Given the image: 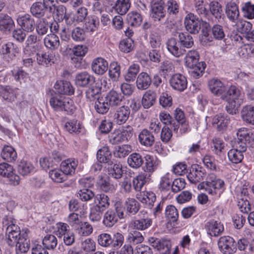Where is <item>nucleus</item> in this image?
<instances>
[{
    "label": "nucleus",
    "instance_id": "obj_1",
    "mask_svg": "<svg viewBox=\"0 0 254 254\" xmlns=\"http://www.w3.org/2000/svg\"><path fill=\"white\" fill-rule=\"evenodd\" d=\"M50 104L55 111H64L68 115L73 114L76 110V107L72 100L57 93L51 95Z\"/></svg>",
    "mask_w": 254,
    "mask_h": 254
},
{
    "label": "nucleus",
    "instance_id": "obj_2",
    "mask_svg": "<svg viewBox=\"0 0 254 254\" xmlns=\"http://www.w3.org/2000/svg\"><path fill=\"white\" fill-rule=\"evenodd\" d=\"M208 87L211 93L220 97L222 100H227L231 94L236 93L235 90L238 88L235 86L228 87L219 79L213 78L208 81Z\"/></svg>",
    "mask_w": 254,
    "mask_h": 254
},
{
    "label": "nucleus",
    "instance_id": "obj_3",
    "mask_svg": "<svg viewBox=\"0 0 254 254\" xmlns=\"http://www.w3.org/2000/svg\"><path fill=\"white\" fill-rule=\"evenodd\" d=\"M236 93L231 94L227 100H223L227 102L226 106V110L230 115H235L238 112V108L243 102V99L240 90L237 88L235 90Z\"/></svg>",
    "mask_w": 254,
    "mask_h": 254
},
{
    "label": "nucleus",
    "instance_id": "obj_4",
    "mask_svg": "<svg viewBox=\"0 0 254 254\" xmlns=\"http://www.w3.org/2000/svg\"><path fill=\"white\" fill-rule=\"evenodd\" d=\"M148 242L162 254H169L170 253L172 244L170 239L151 237L148 238Z\"/></svg>",
    "mask_w": 254,
    "mask_h": 254
},
{
    "label": "nucleus",
    "instance_id": "obj_5",
    "mask_svg": "<svg viewBox=\"0 0 254 254\" xmlns=\"http://www.w3.org/2000/svg\"><path fill=\"white\" fill-rule=\"evenodd\" d=\"M219 250L224 254H234L237 250L234 239L230 236H223L218 241Z\"/></svg>",
    "mask_w": 254,
    "mask_h": 254
},
{
    "label": "nucleus",
    "instance_id": "obj_6",
    "mask_svg": "<svg viewBox=\"0 0 254 254\" xmlns=\"http://www.w3.org/2000/svg\"><path fill=\"white\" fill-rule=\"evenodd\" d=\"M206 181L209 194H216L217 190H224L225 183L224 181L217 177L214 173L208 174L206 178Z\"/></svg>",
    "mask_w": 254,
    "mask_h": 254
},
{
    "label": "nucleus",
    "instance_id": "obj_7",
    "mask_svg": "<svg viewBox=\"0 0 254 254\" xmlns=\"http://www.w3.org/2000/svg\"><path fill=\"white\" fill-rule=\"evenodd\" d=\"M18 48L16 44L8 42L1 46L0 53L2 58L8 62L13 61L18 53Z\"/></svg>",
    "mask_w": 254,
    "mask_h": 254
},
{
    "label": "nucleus",
    "instance_id": "obj_8",
    "mask_svg": "<svg viewBox=\"0 0 254 254\" xmlns=\"http://www.w3.org/2000/svg\"><path fill=\"white\" fill-rule=\"evenodd\" d=\"M227 21L230 25L236 26L237 31L246 34L252 29V24L250 22L239 18V17H227Z\"/></svg>",
    "mask_w": 254,
    "mask_h": 254
},
{
    "label": "nucleus",
    "instance_id": "obj_9",
    "mask_svg": "<svg viewBox=\"0 0 254 254\" xmlns=\"http://www.w3.org/2000/svg\"><path fill=\"white\" fill-rule=\"evenodd\" d=\"M205 176L206 171L202 166L193 164L191 166L187 177L191 183L196 184L202 181Z\"/></svg>",
    "mask_w": 254,
    "mask_h": 254
},
{
    "label": "nucleus",
    "instance_id": "obj_10",
    "mask_svg": "<svg viewBox=\"0 0 254 254\" xmlns=\"http://www.w3.org/2000/svg\"><path fill=\"white\" fill-rule=\"evenodd\" d=\"M169 82L172 88L179 92H183L187 88V78L181 73L173 75L170 79Z\"/></svg>",
    "mask_w": 254,
    "mask_h": 254
},
{
    "label": "nucleus",
    "instance_id": "obj_11",
    "mask_svg": "<svg viewBox=\"0 0 254 254\" xmlns=\"http://www.w3.org/2000/svg\"><path fill=\"white\" fill-rule=\"evenodd\" d=\"M208 235L211 237H217L220 235L224 231L223 225L214 219L207 221L204 226Z\"/></svg>",
    "mask_w": 254,
    "mask_h": 254
},
{
    "label": "nucleus",
    "instance_id": "obj_12",
    "mask_svg": "<svg viewBox=\"0 0 254 254\" xmlns=\"http://www.w3.org/2000/svg\"><path fill=\"white\" fill-rule=\"evenodd\" d=\"M166 46L168 51L176 58L183 56L186 53V49H183L178 40L174 38L168 40Z\"/></svg>",
    "mask_w": 254,
    "mask_h": 254
},
{
    "label": "nucleus",
    "instance_id": "obj_13",
    "mask_svg": "<svg viewBox=\"0 0 254 254\" xmlns=\"http://www.w3.org/2000/svg\"><path fill=\"white\" fill-rule=\"evenodd\" d=\"M23 233L21 232L20 228L18 226H13L6 229L5 231V241L9 246H14L17 241L18 238L21 237Z\"/></svg>",
    "mask_w": 254,
    "mask_h": 254
},
{
    "label": "nucleus",
    "instance_id": "obj_14",
    "mask_svg": "<svg viewBox=\"0 0 254 254\" xmlns=\"http://www.w3.org/2000/svg\"><path fill=\"white\" fill-rule=\"evenodd\" d=\"M130 114L129 107L123 105L117 109L114 115V119L118 125H123L128 120Z\"/></svg>",
    "mask_w": 254,
    "mask_h": 254
},
{
    "label": "nucleus",
    "instance_id": "obj_15",
    "mask_svg": "<svg viewBox=\"0 0 254 254\" xmlns=\"http://www.w3.org/2000/svg\"><path fill=\"white\" fill-rule=\"evenodd\" d=\"M56 93L60 95H72L74 93V88L71 83L65 80L57 81L54 85Z\"/></svg>",
    "mask_w": 254,
    "mask_h": 254
},
{
    "label": "nucleus",
    "instance_id": "obj_16",
    "mask_svg": "<svg viewBox=\"0 0 254 254\" xmlns=\"http://www.w3.org/2000/svg\"><path fill=\"white\" fill-rule=\"evenodd\" d=\"M95 82V77L86 71L77 73L75 77V83L81 87H86L91 85Z\"/></svg>",
    "mask_w": 254,
    "mask_h": 254
},
{
    "label": "nucleus",
    "instance_id": "obj_17",
    "mask_svg": "<svg viewBox=\"0 0 254 254\" xmlns=\"http://www.w3.org/2000/svg\"><path fill=\"white\" fill-rule=\"evenodd\" d=\"M202 20L196 17H186L185 24L186 30L191 34H197L200 28Z\"/></svg>",
    "mask_w": 254,
    "mask_h": 254
},
{
    "label": "nucleus",
    "instance_id": "obj_18",
    "mask_svg": "<svg viewBox=\"0 0 254 254\" xmlns=\"http://www.w3.org/2000/svg\"><path fill=\"white\" fill-rule=\"evenodd\" d=\"M124 99L123 95L114 90L110 91L105 96V100L107 101L111 107L120 106Z\"/></svg>",
    "mask_w": 254,
    "mask_h": 254
},
{
    "label": "nucleus",
    "instance_id": "obj_19",
    "mask_svg": "<svg viewBox=\"0 0 254 254\" xmlns=\"http://www.w3.org/2000/svg\"><path fill=\"white\" fill-rule=\"evenodd\" d=\"M16 252L17 254H25L30 248V240L26 232H24L16 244Z\"/></svg>",
    "mask_w": 254,
    "mask_h": 254
},
{
    "label": "nucleus",
    "instance_id": "obj_20",
    "mask_svg": "<svg viewBox=\"0 0 254 254\" xmlns=\"http://www.w3.org/2000/svg\"><path fill=\"white\" fill-rule=\"evenodd\" d=\"M138 141L144 146L151 147L155 142L154 135L150 130L144 128L138 134Z\"/></svg>",
    "mask_w": 254,
    "mask_h": 254
},
{
    "label": "nucleus",
    "instance_id": "obj_21",
    "mask_svg": "<svg viewBox=\"0 0 254 254\" xmlns=\"http://www.w3.org/2000/svg\"><path fill=\"white\" fill-rule=\"evenodd\" d=\"M230 118L224 114H217L212 119V125L216 126L219 131L225 130L230 123Z\"/></svg>",
    "mask_w": 254,
    "mask_h": 254
},
{
    "label": "nucleus",
    "instance_id": "obj_22",
    "mask_svg": "<svg viewBox=\"0 0 254 254\" xmlns=\"http://www.w3.org/2000/svg\"><path fill=\"white\" fill-rule=\"evenodd\" d=\"M91 68L95 73L102 75L107 70L108 64L104 59L97 58L93 61Z\"/></svg>",
    "mask_w": 254,
    "mask_h": 254
},
{
    "label": "nucleus",
    "instance_id": "obj_23",
    "mask_svg": "<svg viewBox=\"0 0 254 254\" xmlns=\"http://www.w3.org/2000/svg\"><path fill=\"white\" fill-rule=\"evenodd\" d=\"M152 82V78L147 72L139 73L137 77L136 84L138 89L144 90L148 89Z\"/></svg>",
    "mask_w": 254,
    "mask_h": 254
},
{
    "label": "nucleus",
    "instance_id": "obj_24",
    "mask_svg": "<svg viewBox=\"0 0 254 254\" xmlns=\"http://www.w3.org/2000/svg\"><path fill=\"white\" fill-rule=\"evenodd\" d=\"M144 159L145 166L143 169L145 172L152 173L157 169L160 161L156 156L146 155Z\"/></svg>",
    "mask_w": 254,
    "mask_h": 254
},
{
    "label": "nucleus",
    "instance_id": "obj_25",
    "mask_svg": "<svg viewBox=\"0 0 254 254\" xmlns=\"http://www.w3.org/2000/svg\"><path fill=\"white\" fill-rule=\"evenodd\" d=\"M78 165V161L75 159H67L61 163V168L67 176L74 174Z\"/></svg>",
    "mask_w": 254,
    "mask_h": 254
},
{
    "label": "nucleus",
    "instance_id": "obj_26",
    "mask_svg": "<svg viewBox=\"0 0 254 254\" xmlns=\"http://www.w3.org/2000/svg\"><path fill=\"white\" fill-rule=\"evenodd\" d=\"M110 199L108 196L101 193L95 194L94 198V205L93 206L105 210L110 206Z\"/></svg>",
    "mask_w": 254,
    "mask_h": 254
},
{
    "label": "nucleus",
    "instance_id": "obj_27",
    "mask_svg": "<svg viewBox=\"0 0 254 254\" xmlns=\"http://www.w3.org/2000/svg\"><path fill=\"white\" fill-rule=\"evenodd\" d=\"M241 115L244 122L254 125V106L251 105L244 106Z\"/></svg>",
    "mask_w": 254,
    "mask_h": 254
},
{
    "label": "nucleus",
    "instance_id": "obj_28",
    "mask_svg": "<svg viewBox=\"0 0 254 254\" xmlns=\"http://www.w3.org/2000/svg\"><path fill=\"white\" fill-rule=\"evenodd\" d=\"M152 224V220L148 217L135 219L131 222L132 226L135 230L144 231L147 229Z\"/></svg>",
    "mask_w": 254,
    "mask_h": 254
},
{
    "label": "nucleus",
    "instance_id": "obj_29",
    "mask_svg": "<svg viewBox=\"0 0 254 254\" xmlns=\"http://www.w3.org/2000/svg\"><path fill=\"white\" fill-rule=\"evenodd\" d=\"M97 159L100 163H107L108 165L113 162L112 153L107 146H104L99 149L97 153Z\"/></svg>",
    "mask_w": 254,
    "mask_h": 254
},
{
    "label": "nucleus",
    "instance_id": "obj_30",
    "mask_svg": "<svg viewBox=\"0 0 254 254\" xmlns=\"http://www.w3.org/2000/svg\"><path fill=\"white\" fill-rule=\"evenodd\" d=\"M178 34V40L183 49L191 48L194 45L193 38L189 33L187 32H179Z\"/></svg>",
    "mask_w": 254,
    "mask_h": 254
},
{
    "label": "nucleus",
    "instance_id": "obj_31",
    "mask_svg": "<svg viewBox=\"0 0 254 254\" xmlns=\"http://www.w3.org/2000/svg\"><path fill=\"white\" fill-rule=\"evenodd\" d=\"M109 175L115 179H121L123 175V166L120 163H114L113 162L108 165Z\"/></svg>",
    "mask_w": 254,
    "mask_h": 254
},
{
    "label": "nucleus",
    "instance_id": "obj_32",
    "mask_svg": "<svg viewBox=\"0 0 254 254\" xmlns=\"http://www.w3.org/2000/svg\"><path fill=\"white\" fill-rule=\"evenodd\" d=\"M101 88L96 84H91L85 91V97L87 101L91 102L100 99Z\"/></svg>",
    "mask_w": 254,
    "mask_h": 254
},
{
    "label": "nucleus",
    "instance_id": "obj_33",
    "mask_svg": "<svg viewBox=\"0 0 254 254\" xmlns=\"http://www.w3.org/2000/svg\"><path fill=\"white\" fill-rule=\"evenodd\" d=\"M97 184L100 189L105 192H112L115 190L114 185L110 183L109 178L107 177L99 175Z\"/></svg>",
    "mask_w": 254,
    "mask_h": 254
},
{
    "label": "nucleus",
    "instance_id": "obj_34",
    "mask_svg": "<svg viewBox=\"0 0 254 254\" xmlns=\"http://www.w3.org/2000/svg\"><path fill=\"white\" fill-rule=\"evenodd\" d=\"M17 21L25 31L31 32L34 29L35 21L30 17H18Z\"/></svg>",
    "mask_w": 254,
    "mask_h": 254
},
{
    "label": "nucleus",
    "instance_id": "obj_35",
    "mask_svg": "<svg viewBox=\"0 0 254 254\" xmlns=\"http://www.w3.org/2000/svg\"><path fill=\"white\" fill-rule=\"evenodd\" d=\"M144 162L142 156L138 153H131L127 158V163L132 168L137 169L140 168Z\"/></svg>",
    "mask_w": 254,
    "mask_h": 254
},
{
    "label": "nucleus",
    "instance_id": "obj_36",
    "mask_svg": "<svg viewBox=\"0 0 254 254\" xmlns=\"http://www.w3.org/2000/svg\"><path fill=\"white\" fill-rule=\"evenodd\" d=\"M119 219L113 209H109L104 215L103 223L106 227L111 228L118 221Z\"/></svg>",
    "mask_w": 254,
    "mask_h": 254
},
{
    "label": "nucleus",
    "instance_id": "obj_37",
    "mask_svg": "<svg viewBox=\"0 0 254 254\" xmlns=\"http://www.w3.org/2000/svg\"><path fill=\"white\" fill-rule=\"evenodd\" d=\"M156 99V94L152 91L149 90L145 92L142 99V104L145 109H148L153 106Z\"/></svg>",
    "mask_w": 254,
    "mask_h": 254
},
{
    "label": "nucleus",
    "instance_id": "obj_38",
    "mask_svg": "<svg viewBox=\"0 0 254 254\" xmlns=\"http://www.w3.org/2000/svg\"><path fill=\"white\" fill-rule=\"evenodd\" d=\"M160 121L166 126L171 125L174 131L178 133L179 126L178 124L172 118L169 114L166 112H161L159 115Z\"/></svg>",
    "mask_w": 254,
    "mask_h": 254
},
{
    "label": "nucleus",
    "instance_id": "obj_39",
    "mask_svg": "<svg viewBox=\"0 0 254 254\" xmlns=\"http://www.w3.org/2000/svg\"><path fill=\"white\" fill-rule=\"evenodd\" d=\"M82 22L83 27L90 32L95 31L99 24L97 17H83Z\"/></svg>",
    "mask_w": 254,
    "mask_h": 254
},
{
    "label": "nucleus",
    "instance_id": "obj_40",
    "mask_svg": "<svg viewBox=\"0 0 254 254\" xmlns=\"http://www.w3.org/2000/svg\"><path fill=\"white\" fill-rule=\"evenodd\" d=\"M44 44L50 50L57 49L60 45L59 38L54 33L48 34L44 39Z\"/></svg>",
    "mask_w": 254,
    "mask_h": 254
},
{
    "label": "nucleus",
    "instance_id": "obj_41",
    "mask_svg": "<svg viewBox=\"0 0 254 254\" xmlns=\"http://www.w3.org/2000/svg\"><path fill=\"white\" fill-rule=\"evenodd\" d=\"M199 59V55L197 51H189L185 58L186 66L189 68L193 67L194 64L198 62Z\"/></svg>",
    "mask_w": 254,
    "mask_h": 254
},
{
    "label": "nucleus",
    "instance_id": "obj_42",
    "mask_svg": "<svg viewBox=\"0 0 254 254\" xmlns=\"http://www.w3.org/2000/svg\"><path fill=\"white\" fill-rule=\"evenodd\" d=\"M130 6V0H117L113 8L117 13L123 15L127 12Z\"/></svg>",
    "mask_w": 254,
    "mask_h": 254
},
{
    "label": "nucleus",
    "instance_id": "obj_43",
    "mask_svg": "<svg viewBox=\"0 0 254 254\" xmlns=\"http://www.w3.org/2000/svg\"><path fill=\"white\" fill-rule=\"evenodd\" d=\"M1 156L3 160L7 162H12L16 159L17 153L11 146H5L2 150Z\"/></svg>",
    "mask_w": 254,
    "mask_h": 254
},
{
    "label": "nucleus",
    "instance_id": "obj_44",
    "mask_svg": "<svg viewBox=\"0 0 254 254\" xmlns=\"http://www.w3.org/2000/svg\"><path fill=\"white\" fill-rule=\"evenodd\" d=\"M0 97L9 102L14 100L15 98L14 90L9 86L0 85Z\"/></svg>",
    "mask_w": 254,
    "mask_h": 254
},
{
    "label": "nucleus",
    "instance_id": "obj_45",
    "mask_svg": "<svg viewBox=\"0 0 254 254\" xmlns=\"http://www.w3.org/2000/svg\"><path fill=\"white\" fill-rule=\"evenodd\" d=\"M64 129L70 133L78 134L81 131V125L75 120L67 122L64 125Z\"/></svg>",
    "mask_w": 254,
    "mask_h": 254
},
{
    "label": "nucleus",
    "instance_id": "obj_46",
    "mask_svg": "<svg viewBox=\"0 0 254 254\" xmlns=\"http://www.w3.org/2000/svg\"><path fill=\"white\" fill-rule=\"evenodd\" d=\"M49 175L52 180L59 183H63L67 179V177L61 169H52L49 171Z\"/></svg>",
    "mask_w": 254,
    "mask_h": 254
},
{
    "label": "nucleus",
    "instance_id": "obj_47",
    "mask_svg": "<svg viewBox=\"0 0 254 254\" xmlns=\"http://www.w3.org/2000/svg\"><path fill=\"white\" fill-rule=\"evenodd\" d=\"M127 212L129 214L134 215L140 209V204L138 201L133 198H128L125 202Z\"/></svg>",
    "mask_w": 254,
    "mask_h": 254
},
{
    "label": "nucleus",
    "instance_id": "obj_48",
    "mask_svg": "<svg viewBox=\"0 0 254 254\" xmlns=\"http://www.w3.org/2000/svg\"><path fill=\"white\" fill-rule=\"evenodd\" d=\"M131 147L129 145L125 144L115 147L114 155L115 157L123 158L127 156L131 151Z\"/></svg>",
    "mask_w": 254,
    "mask_h": 254
},
{
    "label": "nucleus",
    "instance_id": "obj_49",
    "mask_svg": "<svg viewBox=\"0 0 254 254\" xmlns=\"http://www.w3.org/2000/svg\"><path fill=\"white\" fill-rule=\"evenodd\" d=\"M109 104L105 100V97L98 99L95 103L94 108L96 112L100 114L107 113L110 109Z\"/></svg>",
    "mask_w": 254,
    "mask_h": 254
},
{
    "label": "nucleus",
    "instance_id": "obj_50",
    "mask_svg": "<svg viewBox=\"0 0 254 254\" xmlns=\"http://www.w3.org/2000/svg\"><path fill=\"white\" fill-rule=\"evenodd\" d=\"M237 136L242 137L248 146L254 147V133L248 132L247 130H239L237 133Z\"/></svg>",
    "mask_w": 254,
    "mask_h": 254
},
{
    "label": "nucleus",
    "instance_id": "obj_51",
    "mask_svg": "<svg viewBox=\"0 0 254 254\" xmlns=\"http://www.w3.org/2000/svg\"><path fill=\"white\" fill-rule=\"evenodd\" d=\"M42 244L46 250H53L57 246V239L53 235H47L43 239Z\"/></svg>",
    "mask_w": 254,
    "mask_h": 254
},
{
    "label": "nucleus",
    "instance_id": "obj_52",
    "mask_svg": "<svg viewBox=\"0 0 254 254\" xmlns=\"http://www.w3.org/2000/svg\"><path fill=\"white\" fill-rule=\"evenodd\" d=\"M14 26V23L11 17H0V30L10 31Z\"/></svg>",
    "mask_w": 254,
    "mask_h": 254
},
{
    "label": "nucleus",
    "instance_id": "obj_53",
    "mask_svg": "<svg viewBox=\"0 0 254 254\" xmlns=\"http://www.w3.org/2000/svg\"><path fill=\"white\" fill-rule=\"evenodd\" d=\"M205 67V63L204 62H200L194 64L193 67H189L191 69L190 71L191 76L196 79L199 78L202 75Z\"/></svg>",
    "mask_w": 254,
    "mask_h": 254
},
{
    "label": "nucleus",
    "instance_id": "obj_54",
    "mask_svg": "<svg viewBox=\"0 0 254 254\" xmlns=\"http://www.w3.org/2000/svg\"><path fill=\"white\" fill-rule=\"evenodd\" d=\"M205 67V63L204 62H200L194 64L193 67H189L191 69L190 71L191 76L196 79L199 78L202 75Z\"/></svg>",
    "mask_w": 254,
    "mask_h": 254
},
{
    "label": "nucleus",
    "instance_id": "obj_55",
    "mask_svg": "<svg viewBox=\"0 0 254 254\" xmlns=\"http://www.w3.org/2000/svg\"><path fill=\"white\" fill-rule=\"evenodd\" d=\"M164 2L163 0H153L151 4L152 12L158 16H165L164 13Z\"/></svg>",
    "mask_w": 254,
    "mask_h": 254
},
{
    "label": "nucleus",
    "instance_id": "obj_56",
    "mask_svg": "<svg viewBox=\"0 0 254 254\" xmlns=\"http://www.w3.org/2000/svg\"><path fill=\"white\" fill-rule=\"evenodd\" d=\"M158 188L162 192H167L172 189L171 180L170 179L169 173L162 176L160 181Z\"/></svg>",
    "mask_w": 254,
    "mask_h": 254
},
{
    "label": "nucleus",
    "instance_id": "obj_57",
    "mask_svg": "<svg viewBox=\"0 0 254 254\" xmlns=\"http://www.w3.org/2000/svg\"><path fill=\"white\" fill-rule=\"evenodd\" d=\"M139 71V66L137 64L131 65L127 73L125 75V79L127 82L133 81L136 78L137 74Z\"/></svg>",
    "mask_w": 254,
    "mask_h": 254
},
{
    "label": "nucleus",
    "instance_id": "obj_58",
    "mask_svg": "<svg viewBox=\"0 0 254 254\" xmlns=\"http://www.w3.org/2000/svg\"><path fill=\"white\" fill-rule=\"evenodd\" d=\"M112 240L110 248L114 250H117L120 248L124 244V237L120 233L117 232L111 235Z\"/></svg>",
    "mask_w": 254,
    "mask_h": 254
},
{
    "label": "nucleus",
    "instance_id": "obj_59",
    "mask_svg": "<svg viewBox=\"0 0 254 254\" xmlns=\"http://www.w3.org/2000/svg\"><path fill=\"white\" fill-rule=\"evenodd\" d=\"M134 46V41L132 39L126 38L120 41L119 47L122 52L128 53L133 50Z\"/></svg>",
    "mask_w": 254,
    "mask_h": 254
},
{
    "label": "nucleus",
    "instance_id": "obj_60",
    "mask_svg": "<svg viewBox=\"0 0 254 254\" xmlns=\"http://www.w3.org/2000/svg\"><path fill=\"white\" fill-rule=\"evenodd\" d=\"M33 165L29 162L22 160L18 166V172L22 176L29 174L33 169Z\"/></svg>",
    "mask_w": 254,
    "mask_h": 254
},
{
    "label": "nucleus",
    "instance_id": "obj_61",
    "mask_svg": "<svg viewBox=\"0 0 254 254\" xmlns=\"http://www.w3.org/2000/svg\"><path fill=\"white\" fill-rule=\"evenodd\" d=\"M229 160L233 163H240L244 158L243 152L232 148L228 152Z\"/></svg>",
    "mask_w": 254,
    "mask_h": 254
},
{
    "label": "nucleus",
    "instance_id": "obj_62",
    "mask_svg": "<svg viewBox=\"0 0 254 254\" xmlns=\"http://www.w3.org/2000/svg\"><path fill=\"white\" fill-rule=\"evenodd\" d=\"M147 174H140L133 179L132 181L133 189L136 191H140L145 184Z\"/></svg>",
    "mask_w": 254,
    "mask_h": 254
},
{
    "label": "nucleus",
    "instance_id": "obj_63",
    "mask_svg": "<svg viewBox=\"0 0 254 254\" xmlns=\"http://www.w3.org/2000/svg\"><path fill=\"white\" fill-rule=\"evenodd\" d=\"M37 61L39 65L48 66L54 64V57L52 55L45 54H37Z\"/></svg>",
    "mask_w": 254,
    "mask_h": 254
},
{
    "label": "nucleus",
    "instance_id": "obj_64",
    "mask_svg": "<svg viewBox=\"0 0 254 254\" xmlns=\"http://www.w3.org/2000/svg\"><path fill=\"white\" fill-rule=\"evenodd\" d=\"M165 215L170 221L175 222L178 220L179 212L174 205H169L165 209Z\"/></svg>",
    "mask_w": 254,
    "mask_h": 254
}]
</instances>
